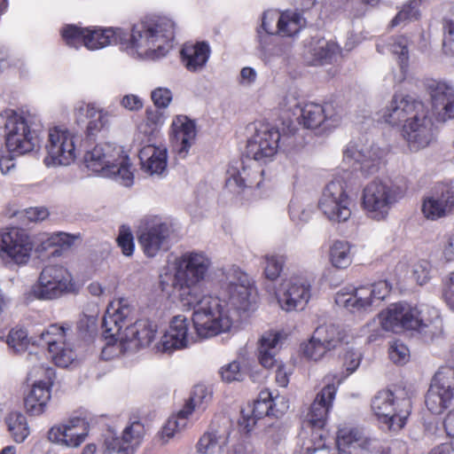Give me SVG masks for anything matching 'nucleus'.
<instances>
[{"mask_svg":"<svg viewBox=\"0 0 454 454\" xmlns=\"http://www.w3.org/2000/svg\"><path fill=\"white\" fill-rule=\"evenodd\" d=\"M212 259L203 251H187L173 262L172 286L184 306L193 309V319L203 336L227 330L247 311L254 301L253 286L245 272L232 265L223 271L221 296L201 294L200 284L207 278Z\"/></svg>","mask_w":454,"mask_h":454,"instance_id":"f257e3e1","label":"nucleus"},{"mask_svg":"<svg viewBox=\"0 0 454 454\" xmlns=\"http://www.w3.org/2000/svg\"><path fill=\"white\" fill-rule=\"evenodd\" d=\"M85 35V47L91 51L120 44L133 57L158 59L172 48L175 24L169 19L161 18L134 25L130 34L121 28L87 27Z\"/></svg>","mask_w":454,"mask_h":454,"instance_id":"f03ea898","label":"nucleus"},{"mask_svg":"<svg viewBox=\"0 0 454 454\" xmlns=\"http://www.w3.org/2000/svg\"><path fill=\"white\" fill-rule=\"evenodd\" d=\"M132 309L126 299L112 302L102 319L105 338L127 345L126 348L137 349L147 347L154 340L157 325L143 318L130 324Z\"/></svg>","mask_w":454,"mask_h":454,"instance_id":"7ed1b4c3","label":"nucleus"},{"mask_svg":"<svg viewBox=\"0 0 454 454\" xmlns=\"http://www.w3.org/2000/svg\"><path fill=\"white\" fill-rule=\"evenodd\" d=\"M380 320L386 331H416L431 340L442 333V320L438 310L428 306L393 303L380 314Z\"/></svg>","mask_w":454,"mask_h":454,"instance_id":"20e7f679","label":"nucleus"},{"mask_svg":"<svg viewBox=\"0 0 454 454\" xmlns=\"http://www.w3.org/2000/svg\"><path fill=\"white\" fill-rule=\"evenodd\" d=\"M84 163L92 172L104 177L113 178L124 186L133 184L134 175L130 169L129 157L121 147L104 143L95 145L86 152Z\"/></svg>","mask_w":454,"mask_h":454,"instance_id":"39448f33","label":"nucleus"},{"mask_svg":"<svg viewBox=\"0 0 454 454\" xmlns=\"http://www.w3.org/2000/svg\"><path fill=\"white\" fill-rule=\"evenodd\" d=\"M325 382V386L317 394L306 415L307 423L311 427V434L310 439L301 445V454H314L325 446L327 434L324 427L341 379L336 375H327Z\"/></svg>","mask_w":454,"mask_h":454,"instance_id":"423d86ee","label":"nucleus"},{"mask_svg":"<svg viewBox=\"0 0 454 454\" xmlns=\"http://www.w3.org/2000/svg\"><path fill=\"white\" fill-rule=\"evenodd\" d=\"M411 392L403 386L379 391L372 400V410L389 431L396 432L406 424L411 411Z\"/></svg>","mask_w":454,"mask_h":454,"instance_id":"0eeeda50","label":"nucleus"},{"mask_svg":"<svg viewBox=\"0 0 454 454\" xmlns=\"http://www.w3.org/2000/svg\"><path fill=\"white\" fill-rule=\"evenodd\" d=\"M35 116L28 112L4 110L0 114L5 145L9 153L17 155L32 152L39 145V137L33 128Z\"/></svg>","mask_w":454,"mask_h":454,"instance_id":"6e6552de","label":"nucleus"},{"mask_svg":"<svg viewBox=\"0 0 454 454\" xmlns=\"http://www.w3.org/2000/svg\"><path fill=\"white\" fill-rule=\"evenodd\" d=\"M391 286L386 280L357 287H345L335 295L338 306L351 313H368L377 307L390 293Z\"/></svg>","mask_w":454,"mask_h":454,"instance_id":"1a4fd4ad","label":"nucleus"},{"mask_svg":"<svg viewBox=\"0 0 454 454\" xmlns=\"http://www.w3.org/2000/svg\"><path fill=\"white\" fill-rule=\"evenodd\" d=\"M403 197V189L389 181L373 180L363 191L362 205L368 217L382 221Z\"/></svg>","mask_w":454,"mask_h":454,"instance_id":"9d476101","label":"nucleus"},{"mask_svg":"<svg viewBox=\"0 0 454 454\" xmlns=\"http://www.w3.org/2000/svg\"><path fill=\"white\" fill-rule=\"evenodd\" d=\"M233 325L227 330H220L215 334L203 336L199 333L193 317L192 321L184 315L172 317L168 330L156 344V349L162 353H172L177 349H183L194 344L198 339H208L223 333H228Z\"/></svg>","mask_w":454,"mask_h":454,"instance_id":"9b49d317","label":"nucleus"},{"mask_svg":"<svg viewBox=\"0 0 454 454\" xmlns=\"http://www.w3.org/2000/svg\"><path fill=\"white\" fill-rule=\"evenodd\" d=\"M75 285L70 271L62 265L45 266L32 286L30 294L41 301L56 300L63 295L73 293Z\"/></svg>","mask_w":454,"mask_h":454,"instance_id":"f8f14e48","label":"nucleus"},{"mask_svg":"<svg viewBox=\"0 0 454 454\" xmlns=\"http://www.w3.org/2000/svg\"><path fill=\"white\" fill-rule=\"evenodd\" d=\"M173 233L174 226L170 221L150 215L141 221L137 238L145 255L154 257L160 251L168 247Z\"/></svg>","mask_w":454,"mask_h":454,"instance_id":"ddd939ff","label":"nucleus"},{"mask_svg":"<svg viewBox=\"0 0 454 454\" xmlns=\"http://www.w3.org/2000/svg\"><path fill=\"white\" fill-rule=\"evenodd\" d=\"M254 132L247 139L246 153L258 163L270 162L276 156L280 140L278 129L262 122L252 123Z\"/></svg>","mask_w":454,"mask_h":454,"instance_id":"4468645a","label":"nucleus"},{"mask_svg":"<svg viewBox=\"0 0 454 454\" xmlns=\"http://www.w3.org/2000/svg\"><path fill=\"white\" fill-rule=\"evenodd\" d=\"M352 200L342 180L331 181L325 188L318 207L323 215L332 223L347 222L351 216Z\"/></svg>","mask_w":454,"mask_h":454,"instance_id":"2eb2a0df","label":"nucleus"},{"mask_svg":"<svg viewBox=\"0 0 454 454\" xmlns=\"http://www.w3.org/2000/svg\"><path fill=\"white\" fill-rule=\"evenodd\" d=\"M71 327L69 325H51L40 333L37 345H46L53 363L59 367H68L72 364L76 354L67 341Z\"/></svg>","mask_w":454,"mask_h":454,"instance_id":"dca6fc26","label":"nucleus"},{"mask_svg":"<svg viewBox=\"0 0 454 454\" xmlns=\"http://www.w3.org/2000/svg\"><path fill=\"white\" fill-rule=\"evenodd\" d=\"M288 409L287 401L284 396L273 397L268 389L261 391L257 400L241 411L239 419V427L247 433L250 432L257 421L265 416H278Z\"/></svg>","mask_w":454,"mask_h":454,"instance_id":"f3484780","label":"nucleus"},{"mask_svg":"<svg viewBox=\"0 0 454 454\" xmlns=\"http://www.w3.org/2000/svg\"><path fill=\"white\" fill-rule=\"evenodd\" d=\"M402 135L411 152L427 147L434 138V122L424 105L403 125Z\"/></svg>","mask_w":454,"mask_h":454,"instance_id":"a211bd4d","label":"nucleus"},{"mask_svg":"<svg viewBox=\"0 0 454 454\" xmlns=\"http://www.w3.org/2000/svg\"><path fill=\"white\" fill-rule=\"evenodd\" d=\"M45 148L47 156L44 163L47 167L67 166L76 157L74 135L65 128L54 127L49 129Z\"/></svg>","mask_w":454,"mask_h":454,"instance_id":"6ab92c4d","label":"nucleus"},{"mask_svg":"<svg viewBox=\"0 0 454 454\" xmlns=\"http://www.w3.org/2000/svg\"><path fill=\"white\" fill-rule=\"evenodd\" d=\"M300 113V123L306 129H319L320 133L332 131L342 120L340 111L333 103H306Z\"/></svg>","mask_w":454,"mask_h":454,"instance_id":"aec40b11","label":"nucleus"},{"mask_svg":"<svg viewBox=\"0 0 454 454\" xmlns=\"http://www.w3.org/2000/svg\"><path fill=\"white\" fill-rule=\"evenodd\" d=\"M89 433L90 423L87 419L74 416L50 427L47 439L61 447L78 448L85 442Z\"/></svg>","mask_w":454,"mask_h":454,"instance_id":"412c9836","label":"nucleus"},{"mask_svg":"<svg viewBox=\"0 0 454 454\" xmlns=\"http://www.w3.org/2000/svg\"><path fill=\"white\" fill-rule=\"evenodd\" d=\"M454 397V368L441 367L426 395V405L434 414L442 413Z\"/></svg>","mask_w":454,"mask_h":454,"instance_id":"4be33fe9","label":"nucleus"},{"mask_svg":"<svg viewBox=\"0 0 454 454\" xmlns=\"http://www.w3.org/2000/svg\"><path fill=\"white\" fill-rule=\"evenodd\" d=\"M33 249L34 243L26 230L9 227L0 232V250L16 264H27Z\"/></svg>","mask_w":454,"mask_h":454,"instance_id":"5701e85b","label":"nucleus"},{"mask_svg":"<svg viewBox=\"0 0 454 454\" xmlns=\"http://www.w3.org/2000/svg\"><path fill=\"white\" fill-rule=\"evenodd\" d=\"M387 152L373 144L366 141L363 143L350 142L344 151V160L358 165L360 170L365 175H371L378 171Z\"/></svg>","mask_w":454,"mask_h":454,"instance_id":"b1692460","label":"nucleus"},{"mask_svg":"<svg viewBox=\"0 0 454 454\" xmlns=\"http://www.w3.org/2000/svg\"><path fill=\"white\" fill-rule=\"evenodd\" d=\"M312 281L306 276L291 277L282 284L278 301L286 311L302 310L311 298Z\"/></svg>","mask_w":454,"mask_h":454,"instance_id":"393cba45","label":"nucleus"},{"mask_svg":"<svg viewBox=\"0 0 454 454\" xmlns=\"http://www.w3.org/2000/svg\"><path fill=\"white\" fill-rule=\"evenodd\" d=\"M423 106L421 101L410 95L395 93L383 110L381 118L391 126L403 125L419 110V106Z\"/></svg>","mask_w":454,"mask_h":454,"instance_id":"a878e982","label":"nucleus"},{"mask_svg":"<svg viewBox=\"0 0 454 454\" xmlns=\"http://www.w3.org/2000/svg\"><path fill=\"white\" fill-rule=\"evenodd\" d=\"M433 111L440 121L454 119V86L445 82H428Z\"/></svg>","mask_w":454,"mask_h":454,"instance_id":"bb28decb","label":"nucleus"},{"mask_svg":"<svg viewBox=\"0 0 454 454\" xmlns=\"http://www.w3.org/2000/svg\"><path fill=\"white\" fill-rule=\"evenodd\" d=\"M144 435V425L139 421H134L124 428L121 437L106 438V450L108 454H134L142 442Z\"/></svg>","mask_w":454,"mask_h":454,"instance_id":"cd10ccee","label":"nucleus"},{"mask_svg":"<svg viewBox=\"0 0 454 454\" xmlns=\"http://www.w3.org/2000/svg\"><path fill=\"white\" fill-rule=\"evenodd\" d=\"M274 21H277L276 33L281 36H294L305 26V19L297 12L286 11L280 14L267 12L263 13L262 21V28L266 34H273Z\"/></svg>","mask_w":454,"mask_h":454,"instance_id":"c85d7f7f","label":"nucleus"},{"mask_svg":"<svg viewBox=\"0 0 454 454\" xmlns=\"http://www.w3.org/2000/svg\"><path fill=\"white\" fill-rule=\"evenodd\" d=\"M74 115L78 122L88 120L86 125V135L92 137L98 135L102 129L110 125L111 113L95 103L79 102L74 107Z\"/></svg>","mask_w":454,"mask_h":454,"instance_id":"c756f323","label":"nucleus"},{"mask_svg":"<svg viewBox=\"0 0 454 454\" xmlns=\"http://www.w3.org/2000/svg\"><path fill=\"white\" fill-rule=\"evenodd\" d=\"M372 439L353 427L339 428L336 435L338 454H364L370 450Z\"/></svg>","mask_w":454,"mask_h":454,"instance_id":"7c9ffc66","label":"nucleus"},{"mask_svg":"<svg viewBox=\"0 0 454 454\" xmlns=\"http://www.w3.org/2000/svg\"><path fill=\"white\" fill-rule=\"evenodd\" d=\"M172 132L178 156L185 158L196 141L195 121L186 115H177L172 121Z\"/></svg>","mask_w":454,"mask_h":454,"instance_id":"2f4dec72","label":"nucleus"},{"mask_svg":"<svg viewBox=\"0 0 454 454\" xmlns=\"http://www.w3.org/2000/svg\"><path fill=\"white\" fill-rule=\"evenodd\" d=\"M454 211V189L446 188L440 194L427 197L422 204V213L429 220L445 217Z\"/></svg>","mask_w":454,"mask_h":454,"instance_id":"473e14b6","label":"nucleus"},{"mask_svg":"<svg viewBox=\"0 0 454 454\" xmlns=\"http://www.w3.org/2000/svg\"><path fill=\"white\" fill-rule=\"evenodd\" d=\"M142 169L149 176H160L167 169L168 153L165 147L148 144L139 151Z\"/></svg>","mask_w":454,"mask_h":454,"instance_id":"72a5a7b5","label":"nucleus"},{"mask_svg":"<svg viewBox=\"0 0 454 454\" xmlns=\"http://www.w3.org/2000/svg\"><path fill=\"white\" fill-rule=\"evenodd\" d=\"M264 170L259 167H243L241 170H233L226 180V186L239 192L245 188H260Z\"/></svg>","mask_w":454,"mask_h":454,"instance_id":"f704fd0d","label":"nucleus"},{"mask_svg":"<svg viewBox=\"0 0 454 454\" xmlns=\"http://www.w3.org/2000/svg\"><path fill=\"white\" fill-rule=\"evenodd\" d=\"M282 338L283 336L279 332H266L261 336L258 346V359L264 368L271 369L280 364L276 356Z\"/></svg>","mask_w":454,"mask_h":454,"instance_id":"c9c22d12","label":"nucleus"},{"mask_svg":"<svg viewBox=\"0 0 454 454\" xmlns=\"http://www.w3.org/2000/svg\"><path fill=\"white\" fill-rule=\"evenodd\" d=\"M182 60L191 72L201 69L208 60L210 47L206 42L186 43L181 51Z\"/></svg>","mask_w":454,"mask_h":454,"instance_id":"e433bc0d","label":"nucleus"},{"mask_svg":"<svg viewBox=\"0 0 454 454\" xmlns=\"http://www.w3.org/2000/svg\"><path fill=\"white\" fill-rule=\"evenodd\" d=\"M51 398L50 390L46 383L38 381L33 387L24 400L25 408L27 413L32 416L42 414Z\"/></svg>","mask_w":454,"mask_h":454,"instance_id":"4c0bfd02","label":"nucleus"},{"mask_svg":"<svg viewBox=\"0 0 454 454\" xmlns=\"http://www.w3.org/2000/svg\"><path fill=\"white\" fill-rule=\"evenodd\" d=\"M229 433L226 429H212L205 433L197 444V450L200 454L221 453L227 445Z\"/></svg>","mask_w":454,"mask_h":454,"instance_id":"58836bf2","label":"nucleus"},{"mask_svg":"<svg viewBox=\"0 0 454 454\" xmlns=\"http://www.w3.org/2000/svg\"><path fill=\"white\" fill-rule=\"evenodd\" d=\"M353 245L347 240H334L329 248V261L333 267L345 270L353 261Z\"/></svg>","mask_w":454,"mask_h":454,"instance_id":"ea45409f","label":"nucleus"},{"mask_svg":"<svg viewBox=\"0 0 454 454\" xmlns=\"http://www.w3.org/2000/svg\"><path fill=\"white\" fill-rule=\"evenodd\" d=\"M411 43V42L408 36L396 35L389 38L387 43V50L393 55L397 57V60L403 74L407 72L409 66V47Z\"/></svg>","mask_w":454,"mask_h":454,"instance_id":"a19ab883","label":"nucleus"},{"mask_svg":"<svg viewBox=\"0 0 454 454\" xmlns=\"http://www.w3.org/2000/svg\"><path fill=\"white\" fill-rule=\"evenodd\" d=\"M5 423L13 441L23 442L30 434L27 418L20 412H11L5 418Z\"/></svg>","mask_w":454,"mask_h":454,"instance_id":"79ce46f5","label":"nucleus"},{"mask_svg":"<svg viewBox=\"0 0 454 454\" xmlns=\"http://www.w3.org/2000/svg\"><path fill=\"white\" fill-rule=\"evenodd\" d=\"M211 392L204 385L194 387L191 397L181 410L183 414L189 417L194 411H204L207 404L211 400Z\"/></svg>","mask_w":454,"mask_h":454,"instance_id":"37998d69","label":"nucleus"},{"mask_svg":"<svg viewBox=\"0 0 454 454\" xmlns=\"http://www.w3.org/2000/svg\"><path fill=\"white\" fill-rule=\"evenodd\" d=\"M314 60L319 63L332 62L340 53L339 45L333 41L317 40L310 48Z\"/></svg>","mask_w":454,"mask_h":454,"instance_id":"c03bdc74","label":"nucleus"},{"mask_svg":"<svg viewBox=\"0 0 454 454\" xmlns=\"http://www.w3.org/2000/svg\"><path fill=\"white\" fill-rule=\"evenodd\" d=\"M314 333L316 339L321 341L328 350L337 348L344 339V333L334 325H320Z\"/></svg>","mask_w":454,"mask_h":454,"instance_id":"a18cd8bd","label":"nucleus"},{"mask_svg":"<svg viewBox=\"0 0 454 454\" xmlns=\"http://www.w3.org/2000/svg\"><path fill=\"white\" fill-rule=\"evenodd\" d=\"M188 425V417L183 414L180 410L176 416L170 417L161 430V438L168 442L175 436V434L184 430Z\"/></svg>","mask_w":454,"mask_h":454,"instance_id":"49530a36","label":"nucleus"},{"mask_svg":"<svg viewBox=\"0 0 454 454\" xmlns=\"http://www.w3.org/2000/svg\"><path fill=\"white\" fill-rule=\"evenodd\" d=\"M270 35L266 33L262 35L259 31L261 54L266 62H272L275 57H281L286 53L281 45L271 43Z\"/></svg>","mask_w":454,"mask_h":454,"instance_id":"de8ad7c7","label":"nucleus"},{"mask_svg":"<svg viewBox=\"0 0 454 454\" xmlns=\"http://www.w3.org/2000/svg\"><path fill=\"white\" fill-rule=\"evenodd\" d=\"M421 0H410L404 4L395 17L391 20V27H396L406 21L416 20L419 17Z\"/></svg>","mask_w":454,"mask_h":454,"instance_id":"09e8293b","label":"nucleus"},{"mask_svg":"<svg viewBox=\"0 0 454 454\" xmlns=\"http://www.w3.org/2000/svg\"><path fill=\"white\" fill-rule=\"evenodd\" d=\"M87 34V27H80L75 25H67L62 31V38L65 43L74 48H79L82 45L85 46V39Z\"/></svg>","mask_w":454,"mask_h":454,"instance_id":"8fccbe9b","label":"nucleus"},{"mask_svg":"<svg viewBox=\"0 0 454 454\" xmlns=\"http://www.w3.org/2000/svg\"><path fill=\"white\" fill-rule=\"evenodd\" d=\"M27 332L24 328H12L7 335L6 343L14 353L24 352L29 344Z\"/></svg>","mask_w":454,"mask_h":454,"instance_id":"3c124183","label":"nucleus"},{"mask_svg":"<svg viewBox=\"0 0 454 454\" xmlns=\"http://www.w3.org/2000/svg\"><path fill=\"white\" fill-rule=\"evenodd\" d=\"M40 245L37 247L39 251L47 250L49 247L60 246L61 244H70L71 237L65 232L43 233L39 237Z\"/></svg>","mask_w":454,"mask_h":454,"instance_id":"603ef678","label":"nucleus"},{"mask_svg":"<svg viewBox=\"0 0 454 454\" xmlns=\"http://www.w3.org/2000/svg\"><path fill=\"white\" fill-rule=\"evenodd\" d=\"M302 351L307 358L318 361L325 356L328 349L321 341L316 339V333H314L308 343L303 345Z\"/></svg>","mask_w":454,"mask_h":454,"instance_id":"864d4df0","label":"nucleus"},{"mask_svg":"<svg viewBox=\"0 0 454 454\" xmlns=\"http://www.w3.org/2000/svg\"><path fill=\"white\" fill-rule=\"evenodd\" d=\"M265 268L264 273L268 279L275 280L277 279L282 270L285 263V257L283 255H266L265 256Z\"/></svg>","mask_w":454,"mask_h":454,"instance_id":"5fc2aeb1","label":"nucleus"},{"mask_svg":"<svg viewBox=\"0 0 454 454\" xmlns=\"http://www.w3.org/2000/svg\"><path fill=\"white\" fill-rule=\"evenodd\" d=\"M388 356L395 364H403L408 362L410 350L403 341L395 340L389 344Z\"/></svg>","mask_w":454,"mask_h":454,"instance_id":"6e6d98bb","label":"nucleus"},{"mask_svg":"<svg viewBox=\"0 0 454 454\" xmlns=\"http://www.w3.org/2000/svg\"><path fill=\"white\" fill-rule=\"evenodd\" d=\"M219 372L222 380L227 383L241 381L244 379V372L241 371L238 361L224 364L221 367Z\"/></svg>","mask_w":454,"mask_h":454,"instance_id":"4d7b16f0","label":"nucleus"},{"mask_svg":"<svg viewBox=\"0 0 454 454\" xmlns=\"http://www.w3.org/2000/svg\"><path fill=\"white\" fill-rule=\"evenodd\" d=\"M432 265L427 260H421L413 265L412 277L419 285H426L431 278Z\"/></svg>","mask_w":454,"mask_h":454,"instance_id":"13d9d810","label":"nucleus"},{"mask_svg":"<svg viewBox=\"0 0 454 454\" xmlns=\"http://www.w3.org/2000/svg\"><path fill=\"white\" fill-rule=\"evenodd\" d=\"M118 246L126 256H130L134 252V239L129 227L121 226L117 238Z\"/></svg>","mask_w":454,"mask_h":454,"instance_id":"bf43d9fd","label":"nucleus"},{"mask_svg":"<svg viewBox=\"0 0 454 454\" xmlns=\"http://www.w3.org/2000/svg\"><path fill=\"white\" fill-rule=\"evenodd\" d=\"M151 98L157 108H166L172 100V92L167 88H157L152 91Z\"/></svg>","mask_w":454,"mask_h":454,"instance_id":"052dcab7","label":"nucleus"},{"mask_svg":"<svg viewBox=\"0 0 454 454\" xmlns=\"http://www.w3.org/2000/svg\"><path fill=\"white\" fill-rule=\"evenodd\" d=\"M443 47L454 54V17L443 21Z\"/></svg>","mask_w":454,"mask_h":454,"instance_id":"680f3d73","label":"nucleus"},{"mask_svg":"<svg viewBox=\"0 0 454 454\" xmlns=\"http://www.w3.org/2000/svg\"><path fill=\"white\" fill-rule=\"evenodd\" d=\"M381 0H359V3L347 4L346 10H348L350 14L354 17H361L365 13V6L374 7Z\"/></svg>","mask_w":454,"mask_h":454,"instance_id":"e2e57ef3","label":"nucleus"},{"mask_svg":"<svg viewBox=\"0 0 454 454\" xmlns=\"http://www.w3.org/2000/svg\"><path fill=\"white\" fill-rule=\"evenodd\" d=\"M49 211L43 207H29L24 211V217L29 222H40L46 219Z\"/></svg>","mask_w":454,"mask_h":454,"instance_id":"0e129e2a","label":"nucleus"},{"mask_svg":"<svg viewBox=\"0 0 454 454\" xmlns=\"http://www.w3.org/2000/svg\"><path fill=\"white\" fill-rule=\"evenodd\" d=\"M77 329L81 333L92 334L97 330V319L93 316L83 315L77 323Z\"/></svg>","mask_w":454,"mask_h":454,"instance_id":"69168bd1","label":"nucleus"},{"mask_svg":"<svg viewBox=\"0 0 454 454\" xmlns=\"http://www.w3.org/2000/svg\"><path fill=\"white\" fill-rule=\"evenodd\" d=\"M362 359L361 353L358 351L349 350L344 356V365L348 373H352L359 366Z\"/></svg>","mask_w":454,"mask_h":454,"instance_id":"338daca9","label":"nucleus"},{"mask_svg":"<svg viewBox=\"0 0 454 454\" xmlns=\"http://www.w3.org/2000/svg\"><path fill=\"white\" fill-rule=\"evenodd\" d=\"M121 105L129 111H138L143 108V100L135 94L125 95L121 100Z\"/></svg>","mask_w":454,"mask_h":454,"instance_id":"774afa93","label":"nucleus"}]
</instances>
